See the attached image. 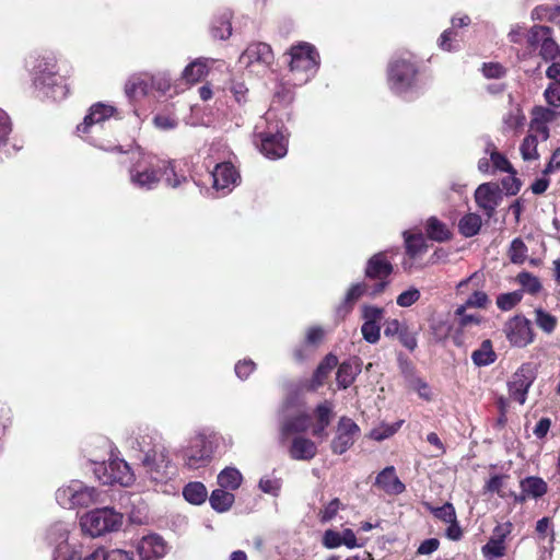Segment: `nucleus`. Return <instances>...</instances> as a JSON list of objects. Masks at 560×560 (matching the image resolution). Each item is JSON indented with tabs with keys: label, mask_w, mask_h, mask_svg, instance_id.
Returning <instances> with one entry per match:
<instances>
[{
	"label": "nucleus",
	"mask_w": 560,
	"mask_h": 560,
	"mask_svg": "<svg viewBox=\"0 0 560 560\" xmlns=\"http://www.w3.org/2000/svg\"><path fill=\"white\" fill-rule=\"evenodd\" d=\"M535 323L536 325L547 335H550L555 331L558 319L556 316L551 315L547 311L541 307H537L534 311Z\"/></svg>",
	"instance_id": "de8ad7c7"
},
{
	"label": "nucleus",
	"mask_w": 560,
	"mask_h": 560,
	"mask_svg": "<svg viewBox=\"0 0 560 560\" xmlns=\"http://www.w3.org/2000/svg\"><path fill=\"white\" fill-rule=\"evenodd\" d=\"M387 85L392 93L404 98L411 97L420 92L419 66L413 55L402 52L389 60Z\"/></svg>",
	"instance_id": "f257e3e1"
},
{
	"label": "nucleus",
	"mask_w": 560,
	"mask_h": 560,
	"mask_svg": "<svg viewBox=\"0 0 560 560\" xmlns=\"http://www.w3.org/2000/svg\"><path fill=\"white\" fill-rule=\"evenodd\" d=\"M220 439L222 438L213 431L196 432L182 451L185 466L190 469L206 466L211 460Z\"/></svg>",
	"instance_id": "423d86ee"
},
{
	"label": "nucleus",
	"mask_w": 560,
	"mask_h": 560,
	"mask_svg": "<svg viewBox=\"0 0 560 560\" xmlns=\"http://www.w3.org/2000/svg\"><path fill=\"white\" fill-rule=\"evenodd\" d=\"M56 501L65 509L88 508L100 502V492L80 480H71L57 489Z\"/></svg>",
	"instance_id": "0eeeda50"
},
{
	"label": "nucleus",
	"mask_w": 560,
	"mask_h": 560,
	"mask_svg": "<svg viewBox=\"0 0 560 560\" xmlns=\"http://www.w3.org/2000/svg\"><path fill=\"white\" fill-rule=\"evenodd\" d=\"M141 463L148 478L155 483L167 482L177 471L166 445H158L153 453L142 456Z\"/></svg>",
	"instance_id": "6e6552de"
},
{
	"label": "nucleus",
	"mask_w": 560,
	"mask_h": 560,
	"mask_svg": "<svg viewBox=\"0 0 560 560\" xmlns=\"http://www.w3.org/2000/svg\"><path fill=\"white\" fill-rule=\"evenodd\" d=\"M94 464V475L103 485L130 486L135 481V475L128 463L120 458L109 462L91 459Z\"/></svg>",
	"instance_id": "9b49d317"
},
{
	"label": "nucleus",
	"mask_w": 560,
	"mask_h": 560,
	"mask_svg": "<svg viewBox=\"0 0 560 560\" xmlns=\"http://www.w3.org/2000/svg\"><path fill=\"white\" fill-rule=\"evenodd\" d=\"M516 279L522 288L530 294H536L541 290V283L539 279L528 271L520 272Z\"/></svg>",
	"instance_id": "864d4df0"
},
{
	"label": "nucleus",
	"mask_w": 560,
	"mask_h": 560,
	"mask_svg": "<svg viewBox=\"0 0 560 560\" xmlns=\"http://www.w3.org/2000/svg\"><path fill=\"white\" fill-rule=\"evenodd\" d=\"M162 165V177H164L167 186L172 188L179 187L187 180V177L183 174H177L175 167V161H161Z\"/></svg>",
	"instance_id": "a18cd8bd"
},
{
	"label": "nucleus",
	"mask_w": 560,
	"mask_h": 560,
	"mask_svg": "<svg viewBox=\"0 0 560 560\" xmlns=\"http://www.w3.org/2000/svg\"><path fill=\"white\" fill-rule=\"evenodd\" d=\"M525 115L520 106H513L503 116V128L505 131H516L524 126Z\"/></svg>",
	"instance_id": "49530a36"
},
{
	"label": "nucleus",
	"mask_w": 560,
	"mask_h": 560,
	"mask_svg": "<svg viewBox=\"0 0 560 560\" xmlns=\"http://www.w3.org/2000/svg\"><path fill=\"white\" fill-rule=\"evenodd\" d=\"M483 152L486 155L489 156L491 166H492V174L497 172H504L509 173L511 175H515L516 172L508 158L499 152L497 145L490 138H486L485 140V149Z\"/></svg>",
	"instance_id": "a878e982"
},
{
	"label": "nucleus",
	"mask_w": 560,
	"mask_h": 560,
	"mask_svg": "<svg viewBox=\"0 0 560 560\" xmlns=\"http://www.w3.org/2000/svg\"><path fill=\"white\" fill-rule=\"evenodd\" d=\"M394 271L392 261L385 252L374 254L368 261L364 269L365 278L375 280L372 285V294H381L390 283L389 277Z\"/></svg>",
	"instance_id": "f8f14e48"
},
{
	"label": "nucleus",
	"mask_w": 560,
	"mask_h": 560,
	"mask_svg": "<svg viewBox=\"0 0 560 560\" xmlns=\"http://www.w3.org/2000/svg\"><path fill=\"white\" fill-rule=\"evenodd\" d=\"M359 434V425L352 419L341 417L337 424L336 435L331 441V451L338 455L346 453L353 445Z\"/></svg>",
	"instance_id": "a211bd4d"
},
{
	"label": "nucleus",
	"mask_w": 560,
	"mask_h": 560,
	"mask_svg": "<svg viewBox=\"0 0 560 560\" xmlns=\"http://www.w3.org/2000/svg\"><path fill=\"white\" fill-rule=\"evenodd\" d=\"M482 553L486 558H500L505 553V545L489 539V541L482 547Z\"/></svg>",
	"instance_id": "0e129e2a"
},
{
	"label": "nucleus",
	"mask_w": 560,
	"mask_h": 560,
	"mask_svg": "<svg viewBox=\"0 0 560 560\" xmlns=\"http://www.w3.org/2000/svg\"><path fill=\"white\" fill-rule=\"evenodd\" d=\"M155 75L141 73L131 75L125 84V93L128 97L145 95L150 92L151 85H154Z\"/></svg>",
	"instance_id": "c85d7f7f"
},
{
	"label": "nucleus",
	"mask_w": 560,
	"mask_h": 560,
	"mask_svg": "<svg viewBox=\"0 0 560 560\" xmlns=\"http://www.w3.org/2000/svg\"><path fill=\"white\" fill-rule=\"evenodd\" d=\"M240 63L256 72H265L271 68L275 55L271 47L261 42L249 44L238 59Z\"/></svg>",
	"instance_id": "ddd939ff"
},
{
	"label": "nucleus",
	"mask_w": 560,
	"mask_h": 560,
	"mask_svg": "<svg viewBox=\"0 0 560 560\" xmlns=\"http://www.w3.org/2000/svg\"><path fill=\"white\" fill-rule=\"evenodd\" d=\"M128 446L143 454V456L153 453L158 445H165L161 435L149 428H138L126 440Z\"/></svg>",
	"instance_id": "412c9836"
},
{
	"label": "nucleus",
	"mask_w": 560,
	"mask_h": 560,
	"mask_svg": "<svg viewBox=\"0 0 560 560\" xmlns=\"http://www.w3.org/2000/svg\"><path fill=\"white\" fill-rule=\"evenodd\" d=\"M183 497L187 502L195 505H199L207 500L208 491L202 482L192 481L184 487Z\"/></svg>",
	"instance_id": "ea45409f"
},
{
	"label": "nucleus",
	"mask_w": 560,
	"mask_h": 560,
	"mask_svg": "<svg viewBox=\"0 0 560 560\" xmlns=\"http://www.w3.org/2000/svg\"><path fill=\"white\" fill-rule=\"evenodd\" d=\"M536 375L537 368L534 363H523L508 382L510 397L520 405H524L527 399V393L536 380Z\"/></svg>",
	"instance_id": "4468645a"
},
{
	"label": "nucleus",
	"mask_w": 560,
	"mask_h": 560,
	"mask_svg": "<svg viewBox=\"0 0 560 560\" xmlns=\"http://www.w3.org/2000/svg\"><path fill=\"white\" fill-rule=\"evenodd\" d=\"M71 524L65 522L54 523L47 530L46 539L54 547L52 560H68L71 551H75L69 542Z\"/></svg>",
	"instance_id": "dca6fc26"
},
{
	"label": "nucleus",
	"mask_w": 560,
	"mask_h": 560,
	"mask_svg": "<svg viewBox=\"0 0 560 560\" xmlns=\"http://www.w3.org/2000/svg\"><path fill=\"white\" fill-rule=\"evenodd\" d=\"M290 409V405H287L282 410V419L280 424V433L282 439L291 434L304 433L311 424V418L306 412H291Z\"/></svg>",
	"instance_id": "4be33fe9"
},
{
	"label": "nucleus",
	"mask_w": 560,
	"mask_h": 560,
	"mask_svg": "<svg viewBox=\"0 0 560 560\" xmlns=\"http://www.w3.org/2000/svg\"><path fill=\"white\" fill-rule=\"evenodd\" d=\"M431 512L436 518L445 523H451L456 520V512L452 503H445L442 506L434 508Z\"/></svg>",
	"instance_id": "bf43d9fd"
},
{
	"label": "nucleus",
	"mask_w": 560,
	"mask_h": 560,
	"mask_svg": "<svg viewBox=\"0 0 560 560\" xmlns=\"http://www.w3.org/2000/svg\"><path fill=\"white\" fill-rule=\"evenodd\" d=\"M137 551L142 560L159 559L165 556L166 544L159 535H148L139 540Z\"/></svg>",
	"instance_id": "b1692460"
},
{
	"label": "nucleus",
	"mask_w": 560,
	"mask_h": 560,
	"mask_svg": "<svg viewBox=\"0 0 560 560\" xmlns=\"http://www.w3.org/2000/svg\"><path fill=\"white\" fill-rule=\"evenodd\" d=\"M363 339L369 343H376L381 338V327L378 324L364 322L361 326Z\"/></svg>",
	"instance_id": "4d7b16f0"
},
{
	"label": "nucleus",
	"mask_w": 560,
	"mask_h": 560,
	"mask_svg": "<svg viewBox=\"0 0 560 560\" xmlns=\"http://www.w3.org/2000/svg\"><path fill=\"white\" fill-rule=\"evenodd\" d=\"M547 104L551 107H560V84L550 83L544 92Z\"/></svg>",
	"instance_id": "69168bd1"
},
{
	"label": "nucleus",
	"mask_w": 560,
	"mask_h": 560,
	"mask_svg": "<svg viewBox=\"0 0 560 560\" xmlns=\"http://www.w3.org/2000/svg\"><path fill=\"white\" fill-rule=\"evenodd\" d=\"M466 308V305H460L455 311V315L458 316L459 326L467 327L470 325H479L481 322L480 316L476 314H467Z\"/></svg>",
	"instance_id": "052dcab7"
},
{
	"label": "nucleus",
	"mask_w": 560,
	"mask_h": 560,
	"mask_svg": "<svg viewBox=\"0 0 560 560\" xmlns=\"http://www.w3.org/2000/svg\"><path fill=\"white\" fill-rule=\"evenodd\" d=\"M420 291L417 288L411 287L397 296L396 303L400 307H409L413 305L420 299Z\"/></svg>",
	"instance_id": "13d9d810"
},
{
	"label": "nucleus",
	"mask_w": 560,
	"mask_h": 560,
	"mask_svg": "<svg viewBox=\"0 0 560 560\" xmlns=\"http://www.w3.org/2000/svg\"><path fill=\"white\" fill-rule=\"evenodd\" d=\"M211 175L213 178V188L219 196L230 194L241 180L240 173L230 162L217 164Z\"/></svg>",
	"instance_id": "6ab92c4d"
},
{
	"label": "nucleus",
	"mask_w": 560,
	"mask_h": 560,
	"mask_svg": "<svg viewBox=\"0 0 560 560\" xmlns=\"http://www.w3.org/2000/svg\"><path fill=\"white\" fill-rule=\"evenodd\" d=\"M482 220L477 213H467L458 221V232L464 237L477 235L481 229Z\"/></svg>",
	"instance_id": "79ce46f5"
},
{
	"label": "nucleus",
	"mask_w": 560,
	"mask_h": 560,
	"mask_svg": "<svg viewBox=\"0 0 560 560\" xmlns=\"http://www.w3.org/2000/svg\"><path fill=\"white\" fill-rule=\"evenodd\" d=\"M541 142L540 140L534 138V136H526L521 145H520V152L522 155V159L526 162L529 161H536L539 159L538 153V143Z\"/></svg>",
	"instance_id": "09e8293b"
},
{
	"label": "nucleus",
	"mask_w": 560,
	"mask_h": 560,
	"mask_svg": "<svg viewBox=\"0 0 560 560\" xmlns=\"http://www.w3.org/2000/svg\"><path fill=\"white\" fill-rule=\"evenodd\" d=\"M31 73L35 89L43 96L54 101H60L67 96L68 85L58 72L57 59L54 56L37 58Z\"/></svg>",
	"instance_id": "20e7f679"
},
{
	"label": "nucleus",
	"mask_w": 560,
	"mask_h": 560,
	"mask_svg": "<svg viewBox=\"0 0 560 560\" xmlns=\"http://www.w3.org/2000/svg\"><path fill=\"white\" fill-rule=\"evenodd\" d=\"M210 34L214 39L220 40H225L232 35L230 13H223L212 20L210 25Z\"/></svg>",
	"instance_id": "4c0bfd02"
},
{
	"label": "nucleus",
	"mask_w": 560,
	"mask_h": 560,
	"mask_svg": "<svg viewBox=\"0 0 560 560\" xmlns=\"http://www.w3.org/2000/svg\"><path fill=\"white\" fill-rule=\"evenodd\" d=\"M508 341L517 348H524L535 339L530 322L523 315L511 317L503 327Z\"/></svg>",
	"instance_id": "f3484780"
},
{
	"label": "nucleus",
	"mask_w": 560,
	"mask_h": 560,
	"mask_svg": "<svg viewBox=\"0 0 560 560\" xmlns=\"http://www.w3.org/2000/svg\"><path fill=\"white\" fill-rule=\"evenodd\" d=\"M498 186L491 183H483L475 191V200L478 207L488 218H491L499 205Z\"/></svg>",
	"instance_id": "5701e85b"
},
{
	"label": "nucleus",
	"mask_w": 560,
	"mask_h": 560,
	"mask_svg": "<svg viewBox=\"0 0 560 560\" xmlns=\"http://www.w3.org/2000/svg\"><path fill=\"white\" fill-rule=\"evenodd\" d=\"M212 62L213 60L209 58H197L184 68L182 78L187 83L195 84L208 74L210 63Z\"/></svg>",
	"instance_id": "2f4dec72"
},
{
	"label": "nucleus",
	"mask_w": 560,
	"mask_h": 560,
	"mask_svg": "<svg viewBox=\"0 0 560 560\" xmlns=\"http://www.w3.org/2000/svg\"><path fill=\"white\" fill-rule=\"evenodd\" d=\"M522 493L515 495V501L524 502L527 498L538 499L547 492V483L539 477H526L520 483Z\"/></svg>",
	"instance_id": "7c9ffc66"
},
{
	"label": "nucleus",
	"mask_w": 560,
	"mask_h": 560,
	"mask_svg": "<svg viewBox=\"0 0 560 560\" xmlns=\"http://www.w3.org/2000/svg\"><path fill=\"white\" fill-rule=\"evenodd\" d=\"M338 364V358L329 353L327 354L323 361L318 364L317 369L315 370L308 385V390H316L319 386H322L330 373V371L336 368Z\"/></svg>",
	"instance_id": "473e14b6"
},
{
	"label": "nucleus",
	"mask_w": 560,
	"mask_h": 560,
	"mask_svg": "<svg viewBox=\"0 0 560 560\" xmlns=\"http://www.w3.org/2000/svg\"><path fill=\"white\" fill-rule=\"evenodd\" d=\"M234 500V494L222 488L213 490L209 497L211 508L219 513L229 511Z\"/></svg>",
	"instance_id": "58836bf2"
},
{
	"label": "nucleus",
	"mask_w": 560,
	"mask_h": 560,
	"mask_svg": "<svg viewBox=\"0 0 560 560\" xmlns=\"http://www.w3.org/2000/svg\"><path fill=\"white\" fill-rule=\"evenodd\" d=\"M375 485L388 494H400L405 491V485L396 476L393 466L385 467L376 476Z\"/></svg>",
	"instance_id": "c756f323"
},
{
	"label": "nucleus",
	"mask_w": 560,
	"mask_h": 560,
	"mask_svg": "<svg viewBox=\"0 0 560 560\" xmlns=\"http://www.w3.org/2000/svg\"><path fill=\"white\" fill-rule=\"evenodd\" d=\"M125 153L128 154V178L132 187L149 191L158 187L162 178L161 160L140 147Z\"/></svg>",
	"instance_id": "f03ea898"
},
{
	"label": "nucleus",
	"mask_w": 560,
	"mask_h": 560,
	"mask_svg": "<svg viewBox=\"0 0 560 560\" xmlns=\"http://www.w3.org/2000/svg\"><path fill=\"white\" fill-rule=\"evenodd\" d=\"M258 487L264 493L277 497L281 489V480L276 477L265 476L260 478Z\"/></svg>",
	"instance_id": "6e6d98bb"
},
{
	"label": "nucleus",
	"mask_w": 560,
	"mask_h": 560,
	"mask_svg": "<svg viewBox=\"0 0 560 560\" xmlns=\"http://www.w3.org/2000/svg\"><path fill=\"white\" fill-rule=\"evenodd\" d=\"M317 454L315 442L304 436H296L289 447V455L295 460H311Z\"/></svg>",
	"instance_id": "cd10ccee"
},
{
	"label": "nucleus",
	"mask_w": 560,
	"mask_h": 560,
	"mask_svg": "<svg viewBox=\"0 0 560 560\" xmlns=\"http://www.w3.org/2000/svg\"><path fill=\"white\" fill-rule=\"evenodd\" d=\"M324 329L318 326L310 327L306 331L305 336V345L296 348L294 350L295 360L302 362L306 360L311 355V351L307 349L308 347L316 348L324 338Z\"/></svg>",
	"instance_id": "72a5a7b5"
},
{
	"label": "nucleus",
	"mask_w": 560,
	"mask_h": 560,
	"mask_svg": "<svg viewBox=\"0 0 560 560\" xmlns=\"http://www.w3.org/2000/svg\"><path fill=\"white\" fill-rule=\"evenodd\" d=\"M255 142L269 160L282 159L288 153V135L273 110H268L255 126Z\"/></svg>",
	"instance_id": "7ed1b4c3"
},
{
	"label": "nucleus",
	"mask_w": 560,
	"mask_h": 560,
	"mask_svg": "<svg viewBox=\"0 0 560 560\" xmlns=\"http://www.w3.org/2000/svg\"><path fill=\"white\" fill-rule=\"evenodd\" d=\"M427 236L435 242L443 243L452 238L450 228L436 217H430L425 223Z\"/></svg>",
	"instance_id": "c9c22d12"
},
{
	"label": "nucleus",
	"mask_w": 560,
	"mask_h": 560,
	"mask_svg": "<svg viewBox=\"0 0 560 560\" xmlns=\"http://www.w3.org/2000/svg\"><path fill=\"white\" fill-rule=\"evenodd\" d=\"M406 246V253L416 258L427 252L425 238L421 233L411 234L408 231L402 233Z\"/></svg>",
	"instance_id": "a19ab883"
},
{
	"label": "nucleus",
	"mask_w": 560,
	"mask_h": 560,
	"mask_svg": "<svg viewBox=\"0 0 560 560\" xmlns=\"http://www.w3.org/2000/svg\"><path fill=\"white\" fill-rule=\"evenodd\" d=\"M371 290L372 285H369L366 282L352 284L348 289L343 302L337 308L338 316L345 317L348 315L351 312L353 304L362 296H376L377 294H372Z\"/></svg>",
	"instance_id": "393cba45"
},
{
	"label": "nucleus",
	"mask_w": 560,
	"mask_h": 560,
	"mask_svg": "<svg viewBox=\"0 0 560 560\" xmlns=\"http://www.w3.org/2000/svg\"><path fill=\"white\" fill-rule=\"evenodd\" d=\"M558 116L555 109L535 106L532 109V118L529 122L528 136L545 142L550 137L549 124L552 122Z\"/></svg>",
	"instance_id": "aec40b11"
},
{
	"label": "nucleus",
	"mask_w": 560,
	"mask_h": 560,
	"mask_svg": "<svg viewBox=\"0 0 560 560\" xmlns=\"http://www.w3.org/2000/svg\"><path fill=\"white\" fill-rule=\"evenodd\" d=\"M497 360V353L493 350L491 340L486 339L481 342L479 348L472 351L471 361L478 368L488 366L494 363Z\"/></svg>",
	"instance_id": "e433bc0d"
},
{
	"label": "nucleus",
	"mask_w": 560,
	"mask_h": 560,
	"mask_svg": "<svg viewBox=\"0 0 560 560\" xmlns=\"http://www.w3.org/2000/svg\"><path fill=\"white\" fill-rule=\"evenodd\" d=\"M289 72L294 85L307 83L319 68V54L306 42L292 45L287 52Z\"/></svg>",
	"instance_id": "39448f33"
},
{
	"label": "nucleus",
	"mask_w": 560,
	"mask_h": 560,
	"mask_svg": "<svg viewBox=\"0 0 560 560\" xmlns=\"http://www.w3.org/2000/svg\"><path fill=\"white\" fill-rule=\"evenodd\" d=\"M529 47L538 48L539 56L546 60H555L560 55V47L552 38V30L545 25H534L526 34Z\"/></svg>",
	"instance_id": "2eb2a0df"
},
{
	"label": "nucleus",
	"mask_w": 560,
	"mask_h": 560,
	"mask_svg": "<svg viewBox=\"0 0 560 560\" xmlns=\"http://www.w3.org/2000/svg\"><path fill=\"white\" fill-rule=\"evenodd\" d=\"M122 524V514L112 508L94 509L85 513L80 525L91 537H100L106 533L118 530Z\"/></svg>",
	"instance_id": "1a4fd4ad"
},
{
	"label": "nucleus",
	"mask_w": 560,
	"mask_h": 560,
	"mask_svg": "<svg viewBox=\"0 0 560 560\" xmlns=\"http://www.w3.org/2000/svg\"><path fill=\"white\" fill-rule=\"evenodd\" d=\"M334 405L331 401L325 400L315 409L316 424L313 428V435L323 438L326 435V428L330 423Z\"/></svg>",
	"instance_id": "f704fd0d"
},
{
	"label": "nucleus",
	"mask_w": 560,
	"mask_h": 560,
	"mask_svg": "<svg viewBox=\"0 0 560 560\" xmlns=\"http://www.w3.org/2000/svg\"><path fill=\"white\" fill-rule=\"evenodd\" d=\"M256 364L249 359L241 360L235 364V374L241 380H246L255 370Z\"/></svg>",
	"instance_id": "774afa93"
},
{
	"label": "nucleus",
	"mask_w": 560,
	"mask_h": 560,
	"mask_svg": "<svg viewBox=\"0 0 560 560\" xmlns=\"http://www.w3.org/2000/svg\"><path fill=\"white\" fill-rule=\"evenodd\" d=\"M153 125L160 130H172L178 126V121L175 117L167 114H156L153 117Z\"/></svg>",
	"instance_id": "680f3d73"
},
{
	"label": "nucleus",
	"mask_w": 560,
	"mask_h": 560,
	"mask_svg": "<svg viewBox=\"0 0 560 560\" xmlns=\"http://www.w3.org/2000/svg\"><path fill=\"white\" fill-rule=\"evenodd\" d=\"M527 246L522 238L516 237L511 242L509 248V257L513 264H523L527 257Z\"/></svg>",
	"instance_id": "603ef678"
},
{
	"label": "nucleus",
	"mask_w": 560,
	"mask_h": 560,
	"mask_svg": "<svg viewBox=\"0 0 560 560\" xmlns=\"http://www.w3.org/2000/svg\"><path fill=\"white\" fill-rule=\"evenodd\" d=\"M341 506L339 499L331 500L327 505L324 506L319 512V517L323 523L331 521L338 513Z\"/></svg>",
	"instance_id": "338daca9"
},
{
	"label": "nucleus",
	"mask_w": 560,
	"mask_h": 560,
	"mask_svg": "<svg viewBox=\"0 0 560 560\" xmlns=\"http://www.w3.org/2000/svg\"><path fill=\"white\" fill-rule=\"evenodd\" d=\"M523 299V291L516 290L513 292L501 293L497 296V306L503 311L508 312L514 308Z\"/></svg>",
	"instance_id": "8fccbe9b"
},
{
	"label": "nucleus",
	"mask_w": 560,
	"mask_h": 560,
	"mask_svg": "<svg viewBox=\"0 0 560 560\" xmlns=\"http://www.w3.org/2000/svg\"><path fill=\"white\" fill-rule=\"evenodd\" d=\"M404 420H399L395 423H381L371 430L370 436L375 441H383L394 435L402 425Z\"/></svg>",
	"instance_id": "3c124183"
},
{
	"label": "nucleus",
	"mask_w": 560,
	"mask_h": 560,
	"mask_svg": "<svg viewBox=\"0 0 560 560\" xmlns=\"http://www.w3.org/2000/svg\"><path fill=\"white\" fill-rule=\"evenodd\" d=\"M217 480H218V485L222 489H228V490L233 491V490H236L240 488V486L243 481V476L238 469H236L234 467H226L223 470H221V472L218 475Z\"/></svg>",
	"instance_id": "37998d69"
},
{
	"label": "nucleus",
	"mask_w": 560,
	"mask_h": 560,
	"mask_svg": "<svg viewBox=\"0 0 560 560\" xmlns=\"http://www.w3.org/2000/svg\"><path fill=\"white\" fill-rule=\"evenodd\" d=\"M384 316V308L374 305L362 306V318L364 322L378 324Z\"/></svg>",
	"instance_id": "e2e57ef3"
},
{
	"label": "nucleus",
	"mask_w": 560,
	"mask_h": 560,
	"mask_svg": "<svg viewBox=\"0 0 560 560\" xmlns=\"http://www.w3.org/2000/svg\"><path fill=\"white\" fill-rule=\"evenodd\" d=\"M362 362L359 358L354 357L342 362L337 371L336 381L339 388H348L361 373Z\"/></svg>",
	"instance_id": "bb28decb"
},
{
	"label": "nucleus",
	"mask_w": 560,
	"mask_h": 560,
	"mask_svg": "<svg viewBox=\"0 0 560 560\" xmlns=\"http://www.w3.org/2000/svg\"><path fill=\"white\" fill-rule=\"evenodd\" d=\"M533 21H548L551 23H560V5H537L530 13Z\"/></svg>",
	"instance_id": "c03bdc74"
},
{
	"label": "nucleus",
	"mask_w": 560,
	"mask_h": 560,
	"mask_svg": "<svg viewBox=\"0 0 560 560\" xmlns=\"http://www.w3.org/2000/svg\"><path fill=\"white\" fill-rule=\"evenodd\" d=\"M116 112H117L116 108L110 104H106V103H102V102L93 104L90 107L89 113L84 117L83 122L77 127L78 133L82 138H84L86 141H89L91 144H93L102 150L114 151L115 150L114 147L105 145L104 143L98 142L96 139H94L92 136H89V135L95 132L96 129L98 127H101V125L104 121H106L107 119L113 117L116 114ZM116 149L119 152H122L119 147H116Z\"/></svg>",
	"instance_id": "9d476101"
},
{
	"label": "nucleus",
	"mask_w": 560,
	"mask_h": 560,
	"mask_svg": "<svg viewBox=\"0 0 560 560\" xmlns=\"http://www.w3.org/2000/svg\"><path fill=\"white\" fill-rule=\"evenodd\" d=\"M452 324L446 319H435L431 324V332L435 341L441 342L448 338Z\"/></svg>",
	"instance_id": "5fc2aeb1"
}]
</instances>
